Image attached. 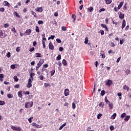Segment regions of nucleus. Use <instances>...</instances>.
Listing matches in <instances>:
<instances>
[{
	"label": "nucleus",
	"instance_id": "f257e3e1",
	"mask_svg": "<svg viewBox=\"0 0 131 131\" xmlns=\"http://www.w3.org/2000/svg\"><path fill=\"white\" fill-rule=\"evenodd\" d=\"M33 106V102L31 101V102H26L25 107V108H31Z\"/></svg>",
	"mask_w": 131,
	"mask_h": 131
},
{
	"label": "nucleus",
	"instance_id": "f03ea898",
	"mask_svg": "<svg viewBox=\"0 0 131 131\" xmlns=\"http://www.w3.org/2000/svg\"><path fill=\"white\" fill-rule=\"evenodd\" d=\"M11 128L13 129V130H16V131L22 130V129L21 128V127H18V126H12Z\"/></svg>",
	"mask_w": 131,
	"mask_h": 131
},
{
	"label": "nucleus",
	"instance_id": "7ed1b4c3",
	"mask_svg": "<svg viewBox=\"0 0 131 131\" xmlns=\"http://www.w3.org/2000/svg\"><path fill=\"white\" fill-rule=\"evenodd\" d=\"M33 80H32L31 79L29 78L28 79V84H27V88H28V89L31 88V86H32V81Z\"/></svg>",
	"mask_w": 131,
	"mask_h": 131
},
{
	"label": "nucleus",
	"instance_id": "20e7f679",
	"mask_svg": "<svg viewBox=\"0 0 131 131\" xmlns=\"http://www.w3.org/2000/svg\"><path fill=\"white\" fill-rule=\"evenodd\" d=\"M41 74L42 75H48V69L43 68L41 69Z\"/></svg>",
	"mask_w": 131,
	"mask_h": 131
},
{
	"label": "nucleus",
	"instance_id": "39448f33",
	"mask_svg": "<svg viewBox=\"0 0 131 131\" xmlns=\"http://www.w3.org/2000/svg\"><path fill=\"white\" fill-rule=\"evenodd\" d=\"M32 31V30L30 29H27L25 33H24V35L26 36V35H30V34H31V32Z\"/></svg>",
	"mask_w": 131,
	"mask_h": 131
},
{
	"label": "nucleus",
	"instance_id": "423d86ee",
	"mask_svg": "<svg viewBox=\"0 0 131 131\" xmlns=\"http://www.w3.org/2000/svg\"><path fill=\"white\" fill-rule=\"evenodd\" d=\"M118 14H119V19H124V14L120 11H119Z\"/></svg>",
	"mask_w": 131,
	"mask_h": 131
},
{
	"label": "nucleus",
	"instance_id": "0eeeda50",
	"mask_svg": "<svg viewBox=\"0 0 131 131\" xmlns=\"http://www.w3.org/2000/svg\"><path fill=\"white\" fill-rule=\"evenodd\" d=\"M36 12H38L39 13H41L43 9H42V7H37L35 9Z\"/></svg>",
	"mask_w": 131,
	"mask_h": 131
},
{
	"label": "nucleus",
	"instance_id": "6e6552de",
	"mask_svg": "<svg viewBox=\"0 0 131 131\" xmlns=\"http://www.w3.org/2000/svg\"><path fill=\"white\" fill-rule=\"evenodd\" d=\"M69 89H67L64 90V96L65 97H67V96H69Z\"/></svg>",
	"mask_w": 131,
	"mask_h": 131
},
{
	"label": "nucleus",
	"instance_id": "1a4fd4ad",
	"mask_svg": "<svg viewBox=\"0 0 131 131\" xmlns=\"http://www.w3.org/2000/svg\"><path fill=\"white\" fill-rule=\"evenodd\" d=\"M105 82H106L105 83L106 85H108V86H110V85L113 83V82H112V80H108Z\"/></svg>",
	"mask_w": 131,
	"mask_h": 131
},
{
	"label": "nucleus",
	"instance_id": "9d476101",
	"mask_svg": "<svg viewBox=\"0 0 131 131\" xmlns=\"http://www.w3.org/2000/svg\"><path fill=\"white\" fill-rule=\"evenodd\" d=\"M49 49L51 50H54V45H53V43H52L51 42L49 44Z\"/></svg>",
	"mask_w": 131,
	"mask_h": 131
},
{
	"label": "nucleus",
	"instance_id": "9b49d317",
	"mask_svg": "<svg viewBox=\"0 0 131 131\" xmlns=\"http://www.w3.org/2000/svg\"><path fill=\"white\" fill-rule=\"evenodd\" d=\"M3 4L4 6H7L8 8H10V3H9V2H8L7 1H4Z\"/></svg>",
	"mask_w": 131,
	"mask_h": 131
},
{
	"label": "nucleus",
	"instance_id": "f8f14e48",
	"mask_svg": "<svg viewBox=\"0 0 131 131\" xmlns=\"http://www.w3.org/2000/svg\"><path fill=\"white\" fill-rule=\"evenodd\" d=\"M43 63H45V61L43 60L40 59L37 65V66H39L40 67L41 66V65H42V64H43Z\"/></svg>",
	"mask_w": 131,
	"mask_h": 131
},
{
	"label": "nucleus",
	"instance_id": "ddd939ff",
	"mask_svg": "<svg viewBox=\"0 0 131 131\" xmlns=\"http://www.w3.org/2000/svg\"><path fill=\"white\" fill-rule=\"evenodd\" d=\"M0 37L1 38L6 37V35L4 34V32H3V31H2V30H0Z\"/></svg>",
	"mask_w": 131,
	"mask_h": 131
},
{
	"label": "nucleus",
	"instance_id": "4468645a",
	"mask_svg": "<svg viewBox=\"0 0 131 131\" xmlns=\"http://www.w3.org/2000/svg\"><path fill=\"white\" fill-rule=\"evenodd\" d=\"M32 125L33 126H35V127H36V128H40V127H41L39 126V125L37 124L36 123H35V122L32 123Z\"/></svg>",
	"mask_w": 131,
	"mask_h": 131
},
{
	"label": "nucleus",
	"instance_id": "2eb2a0df",
	"mask_svg": "<svg viewBox=\"0 0 131 131\" xmlns=\"http://www.w3.org/2000/svg\"><path fill=\"white\" fill-rule=\"evenodd\" d=\"M122 6H123V2H121L120 3V4L118 5L117 9L118 10H120L121 8L122 7Z\"/></svg>",
	"mask_w": 131,
	"mask_h": 131
},
{
	"label": "nucleus",
	"instance_id": "dca6fc26",
	"mask_svg": "<svg viewBox=\"0 0 131 131\" xmlns=\"http://www.w3.org/2000/svg\"><path fill=\"white\" fill-rule=\"evenodd\" d=\"M22 93V91H20L17 93L18 96L19 97V98H20L21 99H22V97H23Z\"/></svg>",
	"mask_w": 131,
	"mask_h": 131
},
{
	"label": "nucleus",
	"instance_id": "f3484780",
	"mask_svg": "<svg viewBox=\"0 0 131 131\" xmlns=\"http://www.w3.org/2000/svg\"><path fill=\"white\" fill-rule=\"evenodd\" d=\"M35 57H36V58H40L42 57V55H41L40 53H35Z\"/></svg>",
	"mask_w": 131,
	"mask_h": 131
},
{
	"label": "nucleus",
	"instance_id": "a211bd4d",
	"mask_svg": "<svg viewBox=\"0 0 131 131\" xmlns=\"http://www.w3.org/2000/svg\"><path fill=\"white\" fill-rule=\"evenodd\" d=\"M31 14L34 16V18H37V15H36V13L34 12L33 10L31 11Z\"/></svg>",
	"mask_w": 131,
	"mask_h": 131
},
{
	"label": "nucleus",
	"instance_id": "6ab92c4d",
	"mask_svg": "<svg viewBox=\"0 0 131 131\" xmlns=\"http://www.w3.org/2000/svg\"><path fill=\"white\" fill-rule=\"evenodd\" d=\"M125 74H126V75H128V74H130V70H129V69H126V70H125Z\"/></svg>",
	"mask_w": 131,
	"mask_h": 131
},
{
	"label": "nucleus",
	"instance_id": "aec40b11",
	"mask_svg": "<svg viewBox=\"0 0 131 131\" xmlns=\"http://www.w3.org/2000/svg\"><path fill=\"white\" fill-rule=\"evenodd\" d=\"M13 15H14V16H15V17H17V18H20V16L19 15V14L18 13V12H17L16 11L13 12Z\"/></svg>",
	"mask_w": 131,
	"mask_h": 131
},
{
	"label": "nucleus",
	"instance_id": "412c9836",
	"mask_svg": "<svg viewBox=\"0 0 131 131\" xmlns=\"http://www.w3.org/2000/svg\"><path fill=\"white\" fill-rule=\"evenodd\" d=\"M104 106H105L104 102H100L99 104V106L100 107V108H104Z\"/></svg>",
	"mask_w": 131,
	"mask_h": 131
},
{
	"label": "nucleus",
	"instance_id": "4be33fe9",
	"mask_svg": "<svg viewBox=\"0 0 131 131\" xmlns=\"http://www.w3.org/2000/svg\"><path fill=\"white\" fill-rule=\"evenodd\" d=\"M129 118H130V116H126L124 120L125 121H128V120H129Z\"/></svg>",
	"mask_w": 131,
	"mask_h": 131
},
{
	"label": "nucleus",
	"instance_id": "5701e85b",
	"mask_svg": "<svg viewBox=\"0 0 131 131\" xmlns=\"http://www.w3.org/2000/svg\"><path fill=\"white\" fill-rule=\"evenodd\" d=\"M13 97H14V95H13V94H7V97L8 98V99H12L13 98Z\"/></svg>",
	"mask_w": 131,
	"mask_h": 131
},
{
	"label": "nucleus",
	"instance_id": "b1692460",
	"mask_svg": "<svg viewBox=\"0 0 131 131\" xmlns=\"http://www.w3.org/2000/svg\"><path fill=\"white\" fill-rule=\"evenodd\" d=\"M35 75V73H30V76L31 79L32 80H33V76H34Z\"/></svg>",
	"mask_w": 131,
	"mask_h": 131
},
{
	"label": "nucleus",
	"instance_id": "393cba45",
	"mask_svg": "<svg viewBox=\"0 0 131 131\" xmlns=\"http://www.w3.org/2000/svg\"><path fill=\"white\" fill-rule=\"evenodd\" d=\"M123 90H127V92L129 90V87L126 86V85H124L123 87Z\"/></svg>",
	"mask_w": 131,
	"mask_h": 131
},
{
	"label": "nucleus",
	"instance_id": "a878e982",
	"mask_svg": "<svg viewBox=\"0 0 131 131\" xmlns=\"http://www.w3.org/2000/svg\"><path fill=\"white\" fill-rule=\"evenodd\" d=\"M108 107L111 110L113 109V103H111V102H110V103L108 104Z\"/></svg>",
	"mask_w": 131,
	"mask_h": 131
},
{
	"label": "nucleus",
	"instance_id": "bb28decb",
	"mask_svg": "<svg viewBox=\"0 0 131 131\" xmlns=\"http://www.w3.org/2000/svg\"><path fill=\"white\" fill-rule=\"evenodd\" d=\"M125 27V20H123L122 25V29H123Z\"/></svg>",
	"mask_w": 131,
	"mask_h": 131
},
{
	"label": "nucleus",
	"instance_id": "cd10ccee",
	"mask_svg": "<svg viewBox=\"0 0 131 131\" xmlns=\"http://www.w3.org/2000/svg\"><path fill=\"white\" fill-rule=\"evenodd\" d=\"M64 126H66V123H63L59 128V130H61V129H63V127Z\"/></svg>",
	"mask_w": 131,
	"mask_h": 131
},
{
	"label": "nucleus",
	"instance_id": "c85d7f7f",
	"mask_svg": "<svg viewBox=\"0 0 131 131\" xmlns=\"http://www.w3.org/2000/svg\"><path fill=\"white\" fill-rule=\"evenodd\" d=\"M93 10H94V8L93 7H91L88 8V12H92Z\"/></svg>",
	"mask_w": 131,
	"mask_h": 131
},
{
	"label": "nucleus",
	"instance_id": "c756f323",
	"mask_svg": "<svg viewBox=\"0 0 131 131\" xmlns=\"http://www.w3.org/2000/svg\"><path fill=\"white\" fill-rule=\"evenodd\" d=\"M111 3H112V0H106L105 2L106 5H110Z\"/></svg>",
	"mask_w": 131,
	"mask_h": 131
},
{
	"label": "nucleus",
	"instance_id": "7c9ffc66",
	"mask_svg": "<svg viewBox=\"0 0 131 131\" xmlns=\"http://www.w3.org/2000/svg\"><path fill=\"white\" fill-rule=\"evenodd\" d=\"M126 116V114L125 113H123L120 116L121 118H124Z\"/></svg>",
	"mask_w": 131,
	"mask_h": 131
},
{
	"label": "nucleus",
	"instance_id": "2f4dec72",
	"mask_svg": "<svg viewBox=\"0 0 131 131\" xmlns=\"http://www.w3.org/2000/svg\"><path fill=\"white\" fill-rule=\"evenodd\" d=\"M44 86H45V88H48L49 86H51V84L49 83H45Z\"/></svg>",
	"mask_w": 131,
	"mask_h": 131
},
{
	"label": "nucleus",
	"instance_id": "473e14b6",
	"mask_svg": "<svg viewBox=\"0 0 131 131\" xmlns=\"http://www.w3.org/2000/svg\"><path fill=\"white\" fill-rule=\"evenodd\" d=\"M62 64H63V65H64V66H66V65H67V61H66V60H65V59H63L62 60Z\"/></svg>",
	"mask_w": 131,
	"mask_h": 131
},
{
	"label": "nucleus",
	"instance_id": "72a5a7b5",
	"mask_svg": "<svg viewBox=\"0 0 131 131\" xmlns=\"http://www.w3.org/2000/svg\"><path fill=\"white\" fill-rule=\"evenodd\" d=\"M117 116L116 113H114L111 117V119H114Z\"/></svg>",
	"mask_w": 131,
	"mask_h": 131
},
{
	"label": "nucleus",
	"instance_id": "f704fd0d",
	"mask_svg": "<svg viewBox=\"0 0 131 131\" xmlns=\"http://www.w3.org/2000/svg\"><path fill=\"white\" fill-rule=\"evenodd\" d=\"M38 78H39L40 80H43V75H41L38 77Z\"/></svg>",
	"mask_w": 131,
	"mask_h": 131
},
{
	"label": "nucleus",
	"instance_id": "c9c22d12",
	"mask_svg": "<svg viewBox=\"0 0 131 131\" xmlns=\"http://www.w3.org/2000/svg\"><path fill=\"white\" fill-rule=\"evenodd\" d=\"M88 42H89V38L86 37L85 38L84 43H85V45H88Z\"/></svg>",
	"mask_w": 131,
	"mask_h": 131
},
{
	"label": "nucleus",
	"instance_id": "e433bc0d",
	"mask_svg": "<svg viewBox=\"0 0 131 131\" xmlns=\"http://www.w3.org/2000/svg\"><path fill=\"white\" fill-rule=\"evenodd\" d=\"M51 76H53L55 74V70H52L51 72Z\"/></svg>",
	"mask_w": 131,
	"mask_h": 131
},
{
	"label": "nucleus",
	"instance_id": "4c0bfd02",
	"mask_svg": "<svg viewBox=\"0 0 131 131\" xmlns=\"http://www.w3.org/2000/svg\"><path fill=\"white\" fill-rule=\"evenodd\" d=\"M2 78H4V74H0V80H1V81H3V80H4Z\"/></svg>",
	"mask_w": 131,
	"mask_h": 131
},
{
	"label": "nucleus",
	"instance_id": "58836bf2",
	"mask_svg": "<svg viewBox=\"0 0 131 131\" xmlns=\"http://www.w3.org/2000/svg\"><path fill=\"white\" fill-rule=\"evenodd\" d=\"M105 102L106 104H108V103H109V104L110 103V101L108 99H107V96L105 97Z\"/></svg>",
	"mask_w": 131,
	"mask_h": 131
},
{
	"label": "nucleus",
	"instance_id": "ea45409f",
	"mask_svg": "<svg viewBox=\"0 0 131 131\" xmlns=\"http://www.w3.org/2000/svg\"><path fill=\"white\" fill-rule=\"evenodd\" d=\"M11 30L12 32H14V33H16V29H15L14 27H13V28L11 29Z\"/></svg>",
	"mask_w": 131,
	"mask_h": 131
},
{
	"label": "nucleus",
	"instance_id": "a19ab883",
	"mask_svg": "<svg viewBox=\"0 0 131 131\" xmlns=\"http://www.w3.org/2000/svg\"><path fill=\"white\" fill-rule=\"evenodd\" d=\"M14 79V81H18V80H19V79H18V77H17V76H14L13 77Z\"/></svg>",
	"mask_w": 131,
	"mask_h": 131
},
{
	"label": "nucleus",
	"instance_id": "79ce46f5",
	"mask_svg": "<svg viewBox=\"0 0 131 131\" xmlns=\"http://www.w3.org/2000/svg\"><path fill=\"white\" fill-rule=\"evenodd\" d=\"M105 94H106V92H105V91L102 90L101 92L100 95H101V96H104V95H105Z\"/></svg>",
	"mask_w": 131,
	"mask_h": 131
},
{
	"label": "nucleus",
	"instance_id": "37998d69",
	"mask_svg": "<svg viewBox=\"0 0 131 131\" xmlns=\"http://www.w3.org/2000/svg\"><path fill=\"white\" fill-rule=\"evenodd\" d=\"M61 30L63 31H66V30H67V28H66V27L65 26H62L61 27Z\"/></svg>",
	"mask_w": 131,
	"mask_h": 131
},
{
	"label": "nucleus",
	"instance_id": "c03bdc74",
	"mask_svg": "<svg viewBox=\"0 0 131 131\" xmlns=\"http://www.w3.org/2000/svg\"><path fill=\"white\" fill-rule=\"evenodd\" d=\"M36 32H39V28H38V26H36Z\"/></svg>",
	"mask_w": 131,
	"mask_h": 131
},
{
	"label": "nucleus",
	"instance_id": "a18cd8bd",
	"mask_svg": "<svg viewBox=\"0 0 131 131\" xmlns=\"http://www.w3.org/2000/svg\"><path fill=\"white\" fill-rule=\"evenodd\" d=\"M5 104H6V102H5V101H0V105H1L2 106H4Z\"/></svg>",
	"mask_w": 131,
	"mask_h": 131
},
{
	"label": "nucleus",
	"instance_id": "49530a36",
	"mask_svg": "<svg viewBox=\"0 0 131 131\" xmlns=\"http://www.w3.org/2000/svg\"><path fill=\"white\" fill-rule=\"evenodd\" d=\"M72 106L73 109H75V108H76V105H75V103H74V102H73L72 104Z\"/></svg>",
	"mask_w": 131,
	"mask_h": 131
},
{
	"label": "nucleus",
	"instance_id": "de8ad7c7",
	"mask_svg": "<svg viewBox=\"0 0 131 131\" xmlns=\"http://www.w3.org/2000/svg\"><path fill=\"white\" fill-rule=\"evenodd\" d=\"M15 65H16V64H12V65H11L10 68L11 69H13V70L15 69V68H16V67H15Z\"/></svg>",
	"mask_w": 131,
	"mask_h": 131
},
{
	"label": "nucleus",
	"instance_id": "09e8293b",
	"mask_svg": "<svg viewBox=\"0 0 131 131\" xmlns=\"http://www.w3.org/2000/svg\"><path fill=\"white\" fill-rule=\"evenodd\" d=\"M110 130L112 131L114 130V126L113 125H111L110 126Z\"/></svg>",
	"mask_w": 131,
	"mask_h": 131
},
{
	"label": "nucleus",
	"instance_id": "8fccbe9b",
	"mask_svg": "<svg viewBox=\"0 0 131 131\" xmlns=\"http://www.w3.org/2000/svg\"><path fill=\"white\" fill-rule=\"evenodd\" d=\"M42 43L43 49H46V42L45 41H43L42 42Z\"/></svg>",
	"mask_w": 131,
	"mask_h": 131
},
{
	"label": "nucleus",
	"instance_id": "3c124183",
	"mask_svg": "<svg viewBox=\"0 0 131 131\" xmlns=\"http://www.w3.org/2000/svg\"><path fill=\"white\" fill-rule=\"evenodd\" d=\"M57 42H58V43H61V39H59V38H57L56 39Z\"/></svg>",
	"mask_w": 131,
	"mask_h": 131
},
{
	"label": "nucleus",
	"instance_id": "603ef678",
	"mask_svg": "<svg viewBox=\"0 0 131 131\" xmlns=\"http://www.w3.org/2000/svg\"><path fill=\"white\" fill-rule=\"evenodd\" d=\"M105 8H102L99 10V13H102V12H104Z\"/></svg>",
	"mask_w": 131,
	"mask_h": 131
},
{
	"label": "nucleus",
	"instance_id": "864d4df0",
	"mask_svg": "<svg viewBox=\"0 0 131 131\" xmlns=\"http://www.w3.org/2000/svg\"><path fill=\"white\" fill-rule=\"evenodd\" d=\"M101 116H102V114H98L97 115V118H98V119H100L101 118Z\"/></svg>",
	"mask_w": 131,
	"mask_h": 131
},
{
	"label": "nucleus",
	"instance_id": "5fc2aeb1",
	"mask_svg": "<svg viewBox=\"0 0 131 131\" xmlns=\"http://www.w3.org/2000/svg\"><path fill=\"white\" fill-rule=\"evenodd\" d=\"M61 59V55L59 54L58 55V56L56 57V60H59Z\"/></svg>",
	"mask_w": 131,
	"mask_h": 131
},
{
	"label": "nucleus",
	"instance_id": "6e6d98bb",
	"mask_svg": "<svg viewBox=\"0 0 131 131\" xmlns=\"http://www.w3.org/2000/svg\"><path fill=\"white\" fill-rule=\"evenodd\" d=\"M6 57L7 58H10V57H11V53L8 52L7 54L6 55Z\"/></svg>",
	"mask_w": 131,
	"mask_h": 131
},
{
	"label": "nucleus",
	"instance_id": "4d7b16f0",
	"mask_svg": "<svg viewBox=\"0 0 131 131\" xmlns=\"http://www.w3.org/2000/svg\"><path fill=\"white\" fill-rule=\"evenodd\" d=\"M38 24H39V25H40V24H43V21L42 20H38Z\"/></svg>",
	"mask_w": 131,
	"mask_h": 131
},
{
	"label": "nucleus",
	"instance_id": "13d9d810",
	"mask_svg": "<svg viewBox=\"0 0 131 131\" xmlns=\"http://www.w3.org/2000/svg\"><path fill=\"white\" fill-rule=\"evenodd\" d=\"M101 27H103V28H105L107 27V26H106V25L103 24H101Z\"/></svg>",
	"mask_w": 131,
	"mask_h": 131
},
{
	"label": "nucleus",
	"instance_id": "bf43d9fd",
	"mask_svg": "<svg viewBox=\"0 0 131 131\" xmlns=\"http://www.w3.org/2000/svg\"><path fill=\"white\" fill-rule=\"evenodd\" d=\"M14 88H15V89H19V88H20V85L16 84L14 85Z\"/></svg>",
	"mask_w": 131,
	"mask_h": 131
},
{
	"label": "nucleus",
	"instance_id": "052dcab7",
	"mask_svg": "<svg viewBox=\"0 0 131 131\" xmlns=\"http://www.w3.org/2000/svg\"><path fill=\"white\" fill-rule=\"evenodd\" d=\"M50 38L52 39H54V38H55V35H51V37H49L48 38L49 40H50Z\"/></svg>",
	"mask_w": 131,
	"mask_h": 131
},
{
	"label": "nucleus",
	"instance_id": "680f3d73",
	"mask_svg": "<svg viewBox=\"0 0 131 131\" xmlns=\"http://www.w3.org/2000/svg\"><path fill=\"white\" fill-rule=\"evenodd\" d=\"M8 27H9V24H4V28H8Z\"/></svg>",
	"mask_w": 131,
	"mask_h": 131
},
{
	"label": "nucleus",
	"instance_id": "e2e57ef3",
	"mask_svg": "<svg viewBox=\"0 0 131 131\" xmlns=\"http://www.w3.org/2000/svg\"><path fill=\"white\" fill-rule=\"evenodd\" d=\"M24 95H30V92H29V91H27L26 92H24Z\"/></svg>",
	"mask_w": 131,
	"mask_h": 131
},
{
	"label": "nucleus",
	"instance_id": "0e129e2a",
	"mask_svg": "<svg viewBox=\"0 0 131 131\" xmlns=\"http://www.w3.org/2000/svg\"><path fill=\"white\" fill-rule=\"evenodd\" d=\"M34 50H35V49L34 48V47H32V48H31V49L29 50V51H30V52H33V51H34Z\"/></svg>",
	"mask_w": 131,
	"mask_h": 131
},
{
	"label": "nucleus",
	"instance_id": "69168bd1",
	"mask_svg": "<svg viewBox=\"0 0 131 131\" xmlns=\"http://www.w3.org/2000/svg\"><path fill=\"white\" fill-rule=\"evenodd\" d=\"M36 45H37V42H36V41H34L33 43V47H35V46H36Z\"/></svg>",
	"mask_w": 131,
	"mask_h": 131
},
{
	"label": "nucleus",
	"instance_id": "338daca9",
	"mask_svg": "<svg viewBox=\"0 0 131 131\" xmlns=\"http://www.w3.org/2000/svg\"><path fill=\"white\" fill-rule=\"evenodd\" d=\"M20 47H17L16 48V51L17 52H20Z\"/></svg>",
	"mask_w": 131,
	"mask_h": 131
},
{
	"label": "nucleus",
	"instance_id": "774afa93",
	"mask_svg": "<svg viewBox=\"0 0 131 131\" xmlns=\"http://www.w3.org/2000/svg\"><path fill=\"white\" fill-rule=\"evenodd\" d=\"M5 11V8L4 7H2L0 8V12H4Z\"/></svg>",
	"mask_w": 131,
	"mask_h": 131
}]
</instances>
